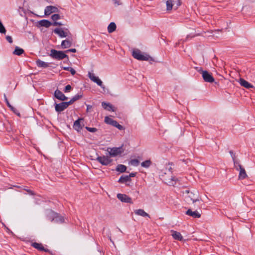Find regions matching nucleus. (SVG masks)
I'll list each match as a JSON object with an SVG mask.
<instances>
[{
    "mask_svg": "<svg viewBox=\"0 0 255 255\" xmlns=\"http://www.w3.org/2000/svg\"><path fill=\"white\" fill-rule=\"evenodd\" d=\"M60 16L59 14H54L51 16V19L54 21L60 19Z\"/></svg>",
    "mask_w": 255,
    "mask_h": 255,
    "instance_id": "e433bc0d",
    "label": "nucleus"
},
{
    "mask_svg": "<svg viewBox=\"0 0 255 255\" xmlns=\"http://www.w3.org/2000/svg\"><path fill=\"white\" fill-rule=\"evenodd\" d=\"M239 83L242 86H243L247 89H250L253 87V86L249 83L248 81L243 78H240Z\"/></svg>",
    "mask_w": 255,
    "mask_h": 255,
    "instance_id": "f3484780",
    "label": "nucleus"
},
{
    "mask_svg": "<svg viewBox=\"0 0 255 255\" xmlns=\"http://www.w3.org/2000/svg\"><path fill=\"white\" fill-rule=\"evenodd\" d=\"M88 75L89 78L92 81L97 83L99 86H100L102 88H104L102 81L98 77H96L94 74L89 72Z\"/></svg>",
    "mask_w": 255,
    "mask_h": 255,
    "instance_id": "6e6552de",
    "label": "nucleus"
},
{
    "mask_svg": "<svg viewBox=\"0 0 255 255\" xmlns=\"http://www.w3.org/2000/svg\"><path fill=\"white\" fill-rule=\"evenodd\" d=\"M173 3H174V5L176 4V5L175 6V8L177 9V7L181 5V1L180 0H174Z\"/></svg>",
    "mask_w": 255,
    "mask_h": 255,
    "instance_id": "58836bf2",
    "label": "nucleus"
},
{
    "mask_svg": "<svg viewBox=\"0 0 255 255\" xmlns=\"http://www.w3.org/2000/svg\"><path fill=\"white\" fill-rule=\"evenodd\" d=\"M190 37V35H188L185 39V40H184L183 41H186L188 39V38Z\"/></svg>",
    "mask_w": 255,
    "mask_h": 255,
    "instance_id": "5fc2aeb1",
    "label": "nucleus"
},
{
    "mask_svg": "<svg viewBox=\"0 0 255 255\" xmlns=\"http://www.w3.org/2000/svg\"><path fill=\"white\" fill-rule=\"evenodd\" d=\"M170 232L171 233V236H172V237L173 238V239L174 240L180 241H181L183 240V238L182 236L181 235V234H180V233L175 231H174V230H171L170 231Z\"/></svg>",
    "mask_w": 255,
    "mask_h": 255,
    "instance_id": "2eb2a0df",
    "label": "nucleus"
},
{
    "mask_svg": "<svg viewBox=\"0 0 255 255\" xmlns=\"http://www.w3.org/2000/svg\"><path fill=\"white\" fill-rule=\"evenodd\" d=\"M64 221L63 217L57 213V217L55 219L54 222L62 223L64 222Z\"/></svg>",
    "mask_w": 255,
    "mask_h": 255,
    "instance_id": "473e14b6",
    "label": "nucleus"
},
{
    "mask_svg": "<svg viewBox=\"0 0 255 255\" xmlns=\"http://www.w3.org/2000/svg\"><path fill=\"white\" fill-rule=\"evenodd\" d=\"M53 26H61L63 25V24L61 22H56V21H54L53 23L52 24Z\"/></svg>",
    "mask_w": 255,
    "mask_h": 255,
    "instance_id": "37998d69",
    "label": "nucleus"
},
{
    "mask_svg": "<svg viewBox=\"0 0 255 255\" xmlns=\"http://www.w3.org/2000/svg\"><path fill=\"white\" fill-rule=\"evenodd\" d=\"M233 161H234V165H235V166L236 169L237 170H239L238 164H239V163L237 161L235 160V159Z\"/></svg>",
    "mask_w": 255,
    "mask_h": 255,
    "instance_id": "a18cd8bd",
    "label": "nucleus"
},
{
    "mask_svg": "<svg viewBox=\"0 0 255 255\" xmlns=\"http://www.w3.org/2000/svg\"><path fill=\"white\" fill-rule=\"evenodd\" d=\"M105 122L109 125H112L115 127L118 128L119 130H124L125 128L124 127L120 125L116 121L109 118V117H106L105 118Z\"/></svg>",
    "mask_w": 255,
    "mask_h": 255,
    "instance_id": "7ed1b4c3",
    "label": "nucleus"
},
{
    "mask_svg": "<svg viewBox=\"0 0 255 255\" xmlns=\"http://www.w3.org/2000/svg\"><path fill=\"white\" fill-rule=\"evenodd\" d=\"M86 128L88 131H89L90 132H95L97 131V129L95 128H90V127H86Z\"/></svg>",
    "mask_w": 255,
    "mask_h": 255,
    "instance_id": "4c0bfd02",
    "label": "nucleus"
},
{
    "mask_svg": "<svg viewBox=\"0 0 255 255\" xmlns=\"http://www.w3.org/2000/svg\"><path fill=\"white\" fill-rule=\"evenodd\" d=\"M151 161L150 160H145V161L142 162L141 163V165L143 167L147 168V167H149V166L151 165Z\"/></svg>",
    "mask_w": 255,
    "mask_h": 255,
    "instance_id": "72a5a7b5",
    "label": "nucleus"
},
{
    "mask_svg": "<svg viewBox=\"0 0 255 255\" xmlns=\"http://www.w3.org/2000/svg\"><path fill=\"white\" fill-rule=\"evenodd\" d=\"M6 39L10 43H11L13 41L12 37L10 36H8V35L6 36Z\"/></svg>",
    "mask_w": 255,
    "mask_h": 255,
    "instance_id": "c03bdc74",
    "label": "nucleus"
},
{
    "mask_svg": "<svg viewBox=\"0 0 255 255\" xmlns=\"http://www.w3.org/2000/svg\"><path fill=\"white\" fill-rule=\"evenodd\" d=\"M199 72L202 74V77L205 82L212 83L214 81L213 77L207 71H204L200 69Z\"/></svg>",
    "mask_w": 255,
    "mask_h": 255,
    "instance_id": "20e7f679",
    "label": "nucleus"
},
{
    "mask_svg": "<svg viewBox=\"0 0 255 255\" xmlns=\"http://www.w3.org/2000/svg\"><path fill=\"white\" fill-rule=\"evenodd\" d=\"M168 166H169V167H167V168L169 171L171 172L172 168V167L170 166V163H169Z\"/></svg>",
    "mask_w": 255,
    "mask_h": 255,
    "instance_id": "603ef678",
    "label": "nucleus"
},
{
    "mask_svg": "<svg viewBox=\"0 0 255 255\" xmlns=\"http://www.w3.org/2000/svg\"><path fill=\"white\" fill-rule=\"evenodd\" d=\"M24 50L17 46L15 48L14 51L13 52V54L16 55H20L23 53Z\"/></svg>",
    "mask_w": 255,
    "mask_h": 255,
    "instance_id": "c756f323",
    "label": "nucleus"
},
{
    "mask_svg": "<svg viewBox=\"0 0 255 255\" xmlns=\"http://www.w3.org/2000/svg\"><path fill=\"white\" fill-rule=\"evenodd\" d=\"M31 246L39 251H43L45 252H47L48 251L47 250L45 249L42 245L40 243H32Z\"/></svg>",
    "mask_w": 255,
    "mask_h": 255,
    "instance_id": "5701e85b",
    "label": "nucleus"
},
{
    "mask_svg": "<svg viewBox=\"0 0 255 255\" xmlns=\"http://www.w3.org/2000/svg\"><path fill=\"white\" fill-rule=\"evenodd\" d=\"M54 96L56 98L61 100L65 101L68 98L66 97L60 91L56 90L54 93Z\"/></svg>",
    "mask_w": 255,
    "mask_h": 255,
    "instance_id": "4468645a",
    "label": "nucleus"
},
{
    "mask_svg": "<svg viewBox=\"0 0 255 255\" xmlns=\"http://www.w3.org/2000/svg\"><path fill=\"white\" fill-rule=\"evenodd\" d=\"M69 105L70 103L68 102H62L60 104H55V111L57 112H61L66 109Z\"/></svg>",
    "mask_w": 255,
    "mask_h": 255,
    "instance_id": "423d86ee",
    "label": "nucleus"
},
{
    "mask_svg": "<svg viewBox=\"0 0 255 255\" xmlns=\"http://www.w3.org/2000/svg\"><path fill=\"white\" fill-rule=\"evenodd\" d=\"M71 42L69 40H64L61 43V46L63 48L70 47L71 46Z\"/></svg>",
    "mask_w": 255,
    "mask_h": 255,
    "instance_id": "bb28decb",
    "label": "nucleus"
},
{
    "mask_svg": "<svg viewBox=\"0 0 255 255\" xmlns=\"http://www.w3.org/2000/svg\"><path fill=\"white\" fill-rule=\"evenodd\" d=\"M127 167L123 164H119L116 168V170L121 173H123L126 171Z\"/></svg>",
    "mask_w": 255,
    "mask_h": 255,
    "instance_id": "cd10ccee",
    "label": "nucleus"
},
{
    "mask_svg": "<svg viewBox=\"0 0 255 255\" xmlns=\"http://www.w3.org/2000/svg\"><path fill=\"white\" fill-rule=\"evenodd\" d=\"M57 217V213L51 210H49L46 213V217L51 222H54L55 218Z\"/></svg>",
    "mask_w": 255,
    "mask_h": 255,
    "instance_id": "ddd939ff",
    "label": "nucleus"
},
{
    "mask_svg": "<svg viewBox=\"0 0 255 255\" xmlns=\"http://www.w3.org/2000/svg\"><path fill=\"white\" fill-rule=\"evenodd\" d=\"M132 56L138 60L153 61L154 59L147 53L142 54L139 49H134L132 52Z\"/></svg>",
    "mask_w": 255,
    "mask_h": 255,
    "instance_id": "f257e3e1",
    "label": "nucleus"
},
{
    "mask_svg": "<svg viewBox=\"0 0 255 255\" xmlns=\"http://www.w3.org/2000/svg\"><path fill=\"white\" fill-rule=\"evenodd\" d=\"M24 190H25L26 191H27L29 194H30L31 195H35V193H34V192L31 190L27 189H24Z\"/></svg>",
    "mask_w": 255,
    "mask_h": 255,
    "instance_id": "79ce46f5",
    "label": "nucleus"
},
{
    "mask_svg": "<svg viewBox=\"0 0 255 255\" xmlns=\"http://www.w3.org/2000/svg\"><path fill=\"white\" fill-rule=\"evenodd\" d=\"M49 56L53 59L58 60H61L65 58H67L68 60H69L68 55H66L64 52L62 51H57L53 49H52L50 50Z\"/></svg>",
    "mask_w": 255,
    "mask_h": 255,
    "instance_id": "f03ea898",
    "label": "nucleus"
},
{
    "mask_svg": "<svg viewBox=\"0 0 255 255\" xmlns=\"http://www.w3.org/2000/svg\"><path fill=\"white\" fill-rule=\"evenodd\" d=\"M174 0H168L166 1V7L167 10H171L174 5V3H173Z\"/></svg>",
    "mask_w": 255,
    "mask_h": 255,
    "instance_id": "7c9ffc66",
    "label": "nucleus"
},
{
    "mask_svg": "<svg viewBox=\"0 0 255 255\" xmlns=\"http://www.w3.org/2000/svg\"><path fill=\"white\" fill-rule=\"evenodd\" d=\"M117 198L122 202L128 203L132 204V199L130 197H128L126 194H118Z\"/></svg>",
    "mask_w": 255,
    "mask_h": 255,
    "instance_id": "0eeeda50",
    "label": "nucleus"
},
{
    "mask_svg": "<svg viewBox=\"0 0 255 255\" xmlns=\"http://www.w3.org/2000/svg\"><path fill=\"white\" fill-rule=\"evenodd\" d=\"M82 120H83V119H79L78 120H76L74 122V125H73V128L75 130H76L77 131H79L82 129V127L80 124V121H82Z\"/></svg>",
    "mask_w": 255,
    "mask_h": 255,
    "instance_id": "412c9836",
    "label": "nucleus"
},
{
    "mask_svg": "<svg viewBox=\"0 0 255 255\" xmlns=\"http://www.w3.org/2000/svg\"><path fill=\"white\" fill-rule=\"evenodd\" d=\"M139 161L137 159H132L130 161V163L135 166H137L139 164Z\"/></svg>",
    "mask_w": 255,
    "mask_h": 255,
    "instance_id": "c9c22d12",
    "label": "nucleus"
},
{
    "mask_svg": "<svg viewBox=\"0 0 255 255\" xmlns=\"http://www.w3.org/2000/svg\"><path fill=\"white\" fill-rule=\"evenodd\" d=\"M186 214L194 218H199L201 217V214L199 212L196 211H192L191 209H188L186 211Z\"/></svg>",
    "mask_w": 255,
    "mask_h": 255,
    "instance_id": "dca6fc26",
    "label": "nucleus"
},
{
    "mask_svg": "<svg viewBox=\"0 0 255 255\" xmlns=\"http://www.w3.org/2000/svg\"><path fill=\"white\" fill-rule=\"evenodd\" d=\"M116 6L121 5L122 4V2H121V0H113Z\"/></svg>",
    "mask_w": 255,
    "mask_h": 255,
    "instance_id": "ea45409f",
    "label": "nucleus"
},
{
    "mask_svg": "<svg viewBox=\"0 0 255 255\" xmlns=\"http://www.w3.org/2000/svg\"><path fill=\"white\" fill-rule=\"evenodd\" d=\"M54 32L61 37H66L67 36V33L65 32L62 28H55L54 30Z\"/></svg>",
    "mask_w": 255,
    "mask_h": 255,
    "instance_id": "6ab92c4d",
    "label": "nucleus"
},
{
    "mask_svg": "<svg viewBox=\"0 0 255 255\" xmlns=\"http://www.w3.org/2000/svg\"><path fill=\"white\" fill-rule=\"evenodd\" d=\"M116 24L114 22H111L108 27V31L109 33H112L116 30Z\"/></svg>",
    "mask_w": 255,
    "mask_h": 255,
    "instance_id": "a878e982",
    "label": "nucleus"
},
{
    "mask_svg": "<svg viewBox=\"0 0 255 255\" xmlns=\"http://www.w3.org/2000/svg\"><path fill=\"white\" fill-rule=\"evenodd\" d=\"M102 106L103 108L107 110L108 111H112L113 112H115V110L114 109V107L110 103H107L106 102H102Z\"/></svg>",
    "mask_w": 255,
    "mask_h": 255,
    "instance_id": "aec40b11",
    "label": "nucleus"
},
{
    "mask_svg": "<svg viewBox=\"0 0 255 255\" xmlns=\"http://www.w3.org/2000/svg\"><path fill=\"white\" fill-rule=\"evenodd\" d=\"M230 153L231 154V156H232V158H233V160H234V159H235V154H234L233 151H232V150H231V151H230Z\"/></svg>",
    "mask_w": 255,
    "mask_h": 255,
    "instance_id": "8fccbe9b",
    "label": "nucleus"
},
{
    "mask_svg": "<svg viewBox=\"0 0 255 255\" xmlns=\"http://www.w3.org/2000/svg\"><path fill=\"white\" fill-rule=\"evenodd\" d=\"M58 11V8L54 6L49 5L46 7L44 13L46 15H50L51 13L56 12Z\"/></svg>",
    "mask_w": 255,
    "mask_h": 255,
    "instance_id": "9b49d317",
    "label": "nucleus"
},
{
    "mask_svg": "<svg viewBox=\"0 0 255 255\" xmlns=\"http://www.w3.org/2000/svg\"><path fill=\"white\" fill-rule=\"evenodd\" d=\"M69 71H70V72H71V74H72V75H75V73H76V71H75V70L73 68H71L70 69Z\"/></svg>",
    "mask_w": 255,
    "mask_h": 255,
    "instance_id": "de8ad7c7",
    "label": "nucleus"
},
{
    "mask_svg": "<svg viewBox=\"0 0 255 255\" xmlns=\"http://www.w3.org/2000/svg\"><path fill=\"white\" fill-rule=\"evenodd\" d=\"M185 193H187L188 194H189L190 193L189 190H186L185 191Z\"/></svg>",
    "mask_w": 255,
    "mask_h": 255,
    "instance_id": "6e6d98bb",
    "label": "nucleus"
},
{
    "mask_svg": "<svg viewBox=\"0 0 255 255\" xmlns=\"http://www.w3.org/2000/svg\"><path fill=\"white\" fill-rule=\"evenodd\" d=\"M200 200L201 199L199 198V196L198 194H194L192 193H190L189 194L187 199V201L188 202L192 201L193 203Z\"/></svg>",
    "mask_w": 255,
    "mask_h": 255,
    "instance_id": "9d476101",
    "label": "nucleus"
},
{
    "mask_svg": "<svg viewBox=\"0 0 255 255\" xmlns=\"http://www.w3.org/2000/svg\"><path fill=\"white\" fill-rule=\"evenodd\" d=\"M96 160L103 165H108L112 161L109 157L105 156H98Z\"/></svg>",
    "mask_w": 255,
    "mask_h": 255,
    "instance_id": "1a4fd4ad",
    "label": "nucleus"
},
{
    "mask_svg": "<svg viewBox=\"0 0 255 255\" xmlns=\"http://www.w3.org/2000/svg\"><path fill=\"white\" fill-rule=\"evenodd\" d=\"M92 107L91 105H87V111L89 112L91 109Z\"/></svg>",
    "mask_w": 255,
    "mask_h": 255,
    "instance_id": "3c124183",
    "label": "nucleus"
},
{
    "mask_svg": "<svg viewBox=\"0 0 255 255\" xmlns=\"http://www.w3.org/2000/svg\"><path fill=\"white\" fill-rule=\"evenodd\" d=\"M38 23L41 26L45 27L47 28L49 27L52 25V23L50 21L46 19H42L39 21Z\"/></svg>",
    "mask_w": 255,
    "mask_h": 255,
    "instance_id": "4be33fe9",
    "label": "nucleus"
},
{
    "mask_svg": "<svg viewBox=\"0 0 255 255\" xmlns=\"http://www.w3.org/2000/svg\"><path fill=\"white\" fill-rule=\"evenodd\" d=\"M178 179L175 177H172L166 180V183L170 186H174Z\"/></svg>",
    "mask_w": 255,
    "mask_h": 255,
    "instance_id": "b1692460",
    "label": "nucleus"
},
{
    "mask_svg": "<svg viewBox=\"0 0 255 255\" xmlns=\"http://www.w3.org/2000/svg\"><path fill=\"white\" fill-rule=\"evenodd\" d=\"M131 179L129 178L128 175L122 176L119 179L118 182L121 183H124L128 181H130Z\"/></svg>",
    "mask_w": 255,
    "mask_h": 255,
    "instance_id": "c85d7f7f",
    "label": "nucleus"
},
{
    "mask_svg": "<svg viewBox=\"0 0 255 255\" xmlns=\"http://www.w3.org/2000/svg\"><path fill=\"white\" fill-rule=\"evenodd\" d=\"M4 100H5V101L6 102V104H7V105L15 113V109L12 106L10 105V104H9L6 97V95L5 94H4Z\"/></svg>",
    "mask_w": 255,
    "mask_h": 255,
    "instance_id": "f704fd0d",
    "label": "nucleus"
},
{
    "mask_svg": "<svg viewBox=\"0 0 255 255\" xmlns=\"http://www.w3.org/2000/svg\"><path fill=\"white\" fill-rule=\"evenodd\" d=\"M36 63L37 66L39 67L47 68V67H49V64H48L44 61H42L39 59L37 60L36 61Z\"/></svg>",
    "mask_w": 255,
    "mask_h": 255,
    "instance_id": "393cba45",
    "label": "nucleus"
},
{
    "mask_svg": "<svg viewBox=\"0 0 255 255\" xmlns=\"http://www.w3.org/2000/svg\"><path fill=\"white\" fill-rule=\"evenodd\" d=\"M82 97V95H77L73 97L70 101L68 102L70 103V105L73 104L76 101L80 99Z\"/></svg>",
    "mask_w": 255,
    "mask_h": 255,
    "instance_id": "2f4dec72",
    "label": "nucleus"
},
{
    "mask_svg": "<svg viewBox=\"0 0 255 255\" xmlns=\"http://www.w3.org/2000/svg\"><path fill=\"white\" fill-rule=\"evenodd\" d=\"M66 52H73V53H75L76 52V49H75V48H72V49H68L67 50V51H65Z\"/></svg>",
    "mask_w": 255,
    "mask_h": 255,
    "instance_id": "49530a36",
    "label": "nucleus"
},
{
    "mask_svg": "<svg viewBox=\"0 0 255 255\" xmlns=\"http://www.w3.org/2000/svg\"><path fill=\"white\" fill-rule=\"evenodd\" d=\"M239 170L240 171L239 175V179L242 180L246 178L247 177L246 170L240 164H238Z\"/></svg>",
    "mask_w": 255,
    "mask_h": 255,
    "instance_id": "f8f14e48",
    "label": "nucleus"
},
{
    "mask_svg": "<svg viewBox=\"0 0 255 255\" xmlns=\"http://www.w3.org/2000/svg\"><path fill=\"white\" fill-rule=\"evenodd\" d=\"M63 69L65 70H67V71H69L70 69L71 68V67H64L63 68Z\"/></svg>",
    "mask_w": 255,
    "mask_h": 255,
    "instance_id": "864d4df0",
    "label": "nucleus"
},
{
    "mask_svg": "<svg viewBox=\"0 0 255 255\" xmlns=\"http://www.w3.org/2000/svg\"><path fill=\"white\" fill-rule=\"evenodd\" d=\"M108 151L109 152L110 156L115 157L123 153L124 150L123 149L122 146H121L119 147L108 148Z\"/></svg>",
    "mask_w": 255,
    "mask_h": 255,
    "instance_id": "39448f33",
    "label": "nucleus"
},
{
    "mask_svg": "<svg viewBox=\"0 0 255 255\" xmlns=\"http://www.w3.org/2000/svg\"><path fill=\"white\" fill-rule=\"evenodd\" d=\"M136 175V173H131L128 176L130 179L131 177H134Z\"/></svg>",
    "mask_w": 255,
    "mask_h": 255,
    "instance_id": "09e8293b",
    "label": "nucleus"
},
{
    "mask_svg": "<svg viewBox=\"0 0 255 255\" xmlns=\"http://www.w3.org/2000/svg\"><path fill=\"white\" fill-rule=\"evenodd\" d=\"M134 213L138 216H142L143 217L150 218V215L146 213L143 209H138L134 211Z\"/></svg>",
    "mask_w": 255,
    "mask_h": 255,
    "instance_id": "a211bd4d",
    "label": "nucleus"
},
{
    "mask_svg": "<svg viewBox=\"0 0 255 255\" xmlns=\"http://www.w3.org/2000/svg\"><path fill=\"white\" fill-rule=\"evenodd\" d=\"M179 42H177V43H176V44H175V47H176V46H177L178 45H179Z\"/></svg>",
    "mask_w": 255,
    "mask_h": 255,
    "instance_id": "4d7b16f0",
    "label": "nucleus"
},
{
    "mask_svg": "<svg viewBox=\"0 0 255 255\" xmlns=\"http://www.w3.org/2000/svg\"><path fill=\"white\" fill-rule=\"evenodd\" d=\"M71 86L70 85H68L65 87L64 92L65 93L68 92L69 91H70V90H71Z\"/></svg>",
    "mask_w": 255,
    "mask_h": 255,
    "instance_id": "a19ab883",
    "label": "nucleus"
}]
</instances>
